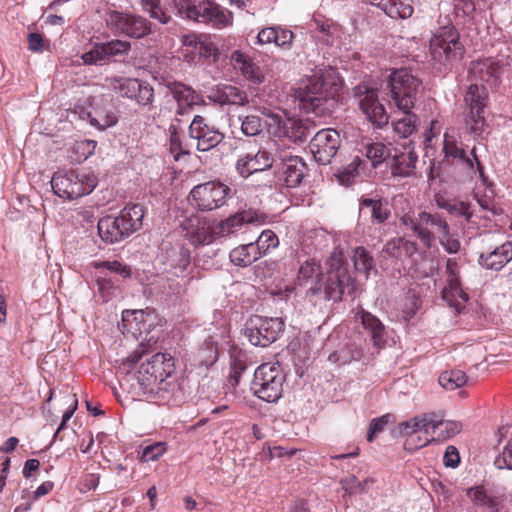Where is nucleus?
I'll return each mask as SVG.
<instances>
[{"label": "nucleus", "instance_id": "f257e3e1", "mask_svg": "<svg viewBox=\"0 0 512 512\" xmlns=\"http://www.w3.org/2000/svg\"><path fill=\"white\" fill-rule=\"evenodd\" d=\"M324 274L315 259L304 261L298 271V285L306 289V296L339 301L351 284V277L344 262L343 252L335 248L326 261Z\"/></svg>", "mask_w": 512, "mask_h": 512}, {"label": "nucleus", "instance_id": "f03ea898", "mask_svg": "<svg viewBox=\"0 0 512 512\" xmlns=\"http://www.w3.org/2000/svg\"><path fill=\"white\" fill-rule=\"evenodd\" d=\"M396 217L399 223L410 235L420 240L425 248H431L436 239L444 250L450 254L460 250V242L450 232L446 219L439 213H429L425 210L414 209L402 196L395 199Z\"/></svg>", "mask_w": 512, "mask_h": 512}, {"label": "nucleus", "instance_id": "7ed1b4c3", "mask_svg": "<svg viewBox=\"0 0 512 512\" xmlns=\"http://www.w3.org/2000/svg\"><path fill=\"white\" fill-rule=\"evenodd\" d=\"M174 369V360L170 354L156 353L143 362L136 372L126 373L120 380V386L134 399L150 401L161 379L174 373Z\"/></svg>", "mask_w": 512, "mask_h": 512}, {"label": "nucleus", "instance_id": "20e7f679", "mask_svg": "<svg viewBox=\"0 0 512 512\" xmlns=\"http://www.w3.org/2000/svg\"><path fill=\"white\" fill-rule=\"evenodd\" d=\"M342 88V79L336 69L328 67L309 77L297 93L300 105L306 111L324 113L334 107Z\"/></svg>", "mask_w": 512, "mask_h": 512}, {"label": "nucleus", "instance_id": "39448f33", "mask_svg": "<svg viewBox=\"0 0 512 512\" xmlns=\"http://www.w3.org/2000/svg\"><path fill=\"white\" fill-rule=\"evenodd\" d=\"M143 217V206L126 205L118 216H106L99 220L98 234L106 243L120 242L141 228Z\"/></svg>", "mask_w": 512, "mask_h": 512}, {"label": "nucleus", "instance_id": "423d86ee", "mask_svg": "<svg viewBox=\"0 0 512 512\" xmlns=\"http://www.w3.org/2000/svg\"><path fill=\"white\" fill-rule=\"evenodd\" d=\"M171 4L176 15L182 19L193 20L218 29L232 23L229 12H225L219 5L208 0H172Z\"/></svg>", "mask_w": 512, "mask_h": 512}, {"label": "nucleus", "instance_id": "0eeeda50", "mask_svg": "<svg viewBox=\"0 0 512 512\" xmlns=\"http://www.w3.org/2000/svg\"><path fill=\"white\" fill-rule=\"evenodd\" d=\"M421 82L408 69L394 70L387 83L391 103L401 112H408L415 105Z\"/></svg>", "mask_w": 512, "mask_h": 512}, {"label": "nucleus", "instance_id": "6e6552de", "mask_svg": "<svg viewBox=\"0 0 512 512\" xmlns=\"http://www.w3.org/2000/svg\"><path fill=\"white\" fill-rule=\"evenodd\" d=\"M97 177L90 172H57L51 180L52 188L59 197L77 199L90 194L97 186Z\"/></svg>", "mask_w": 512, "mask_h": 512}, {"label": "nucleus", "instance_id": "1a4fd4ad", "mask_svg": "<svg viewBox=\"0 0 512 512\" xmlns=\"http://www.w3.org/2000/svg\"><path fill=\"white\" fill-rule=\"evenodd\" d=\"M284 381L278 363H264L255 370L251 389L259 399L274 403L282 396Z\"/></svg>", "mask_w": 512, "mask_h": 512}, {"label": "nucleus", "instance_id": "9d476101", "mask_svg": "<svg viewBox=\"0 0 512 512\" xmlns=\"http://www.w3.org/2000/svg\"><path fill=\"white\" fill-rule=\"evenodd\" d=\"M429 51L435 62L446 64L460 60L464 54V46L453 26H442L434 32Z\"/></svg>", "mask_w": 512, "mask_h": 512}, {"label": "nucleus", "instance_id": "9b49d317", "mask_svg": "<svg viewBox=\"0 0 512 512\" xmlns=\"http://www.w3.org/2000/svg\"><path fill=\"white\" fill-rule=\"evenodd\" d=\"M91 267L98 270L96 284L100 297L104 302L111 300L118 291V278H130L132 275L131 267L114 261H93Z\"/></svg>", "mask_w": 512, "mask_h": 512}, {"label": "nucleus", "instance_id": "f8f14e48", "mask_svg": "<svg viewBox=\"0 0 512 512\" xmlns=\"http://www.w3.org/2000/svg\"><path fill=\"white\" fill-rule=\"evenodd\" d=\"M105 23L114 34L134 39L143 38L151 32V23L146 18L129 12L109 10L105 14Z\"/></svg>", "mask_w": 512, "mask_h": 512}, {"label": "nucleus", "instance_id": "ddd939ff", "mask_svg": "<svg viewBox=\"0 0 512 512\" xmlns=\"http://www.w3.org/2000/svg\"><path fill=\"white\" fill-rule=\"evenodd\" d=\"M109 88L122 97L134 101L141 107H152L155 100L153 87L147 82L136 78L115 76L106 78Z\"/></svg>", "mask_w": 512, "mask_h": 512}, {"label": "nucleus", "instance_id": "4468645a", "mask_svg": "<svg viewBox=\"0 0 512 512\" xmlns=\"http://www.w3.org/2000/svg\"><path fill=\"white\" fill-rule=\"evenodd\" d=\"M283 330L284 322L281 318L253 315L246 324L245 334L252 345L267 347L277 340Z\"/></svg>", "mask_w": 512, "mask_h": 512}, {"label": "nucleus", "instance_id": "2eb2a0df", "mask_svg": "<svg viewBox=\"0 0 512 512\" xmlns=\"http://www.w3.org/2000/svg\"><path fill=\"white\" fill-rule=\"evenodd\" d=\"M231 189L218 181H208L196 185L189 194L197 208L201 211H211L222 207L230 195Z\"/></svg>", "mask_w": 512, "mask_h": 512}, {"label": "nucleus", "instance_id": "dca6fc26", "mask_svg": "<svg viewBox=\"0 0 512 512\" xmlns=\"http://www.w3.org/2000/svg\"><path fill=\"white\" fill-rule=\"evenodd\" d=\"M183 57L189 61H195L196 57L203 58L209 63H216L220 57L218 46L208 34L190 33L182 36Z\"/></svg>", "mask_w": 512, "mask_h": 512}, {"label": "nucleus", "instance_id": "f3484780", "mask_svg": "<svg viewBox=\"0 0 512 512\" xmlns=\"http://www.w3.org/2000/svg\"><path fill=\"white\" fill-rule=\"evenodd\" d=\"M161 380L160 386L155 390V395H153L150 401L158 404L179 406L190 397L191 388L187 379L177 378L172 373Z\"/></svg>", "mask_w": 512, "mask_h": 512}, {"label": "nucleus", "instance_id": "a211bd4d", "mask_svg": "<svg viewBox=\"0 0 512 512\" xmlns=\"http://www.w3.org/2000/svg\"><path fill=\"white\" fill-rule=\"evenodd\" d=\"M261 112L267 118L268 130L272 135L285 137L294 142H303L307 139V130L301 121L283 117L267 108H263Z\"/></svg>", "mask_w": 512, "mask_h": 512}, {"label": "nucleus", "instance_id": "6ab92c4d", "mask_svg": "<svg viewBox=\"0 0 512 512\" xmlns=\"http://www.w3.org/2000/svg\"><path fill=\"white\" fill-rule=\"evenodd\" d=\"M355 96L358 99V105L366 118L378 127L386 125L389 116L384 106L378 101L377 91L366 85L355 87Z\"/></svg>", "mask_w": 512, "mask_h": 512}, {"label": "nucleus", "instance_id": "aec40b11", "mask_svg": "<svg viewBox=\"0 0 512 512\" xmlns=\"http://www.w3.org/2000/svg\"><path fill=\"white\" fill-rule=\"evenodd\" d=\"M341 145L338 131L328 128L318 131L310 141V150L315 160L323 165L329 164Z\"/></svg>", "mask_w": 512, "mask_h": 512}, {"label": "nucleus", "instance_id": "412c9836", "mask_svg": "<svg viewBox=\"0 0 512 512\" xmlns=\"http://www.w3.org/2000/svg\"><path fill=\"white\" fill-rule=\"evenodd\" d=\"M446 282L447 285L442 291L443 299L460 311L468 301V294L462 289L460 268L453 259H448L446 263Z\"/></svg>", "mask_w": 512, "mask_h": 512}, {"label": "nucleus", "instance_id": "4be33fe9", "mask_svg": "<svg viewBox=\"0 0 512 512\" xmlns=\"http://www.w3.org/2000/svg\"><path fill=\"white\" fill-rule=\"evenodd\" d=\"M188 133L191 139L196 140L199 151H209L220 144L224 135L214 126H210L207 120L201 116H194L189 125Z\"/></svg>", "mask_w": 512, "mask_h": 512}, {"label": "nucleus", "instance_id": "5701e85b", "mask_svg": "<svg viewBox=\"0 0 512 512\" xmlns=\"http://www.w3.org/2000/svg\"><path fill=\"white\" fill-rule=\"evenodd\" d=\"M184 236L194 246L211 244L216 238L214 227H210L206 218L191 215L181 223Z\"/></svg>", "mask_w": 512, "mask_h": 512}, {"label": "nucleus", "instance_id": "b1692460", "mask_svg": "<svg viewBox=\"0 0 512 512\" xmlns=\"http://www.w3.org/2000/svg\"><path fill=\"white\" fill-rule=\"evenodd\" d=\"M264 215L253 210H243L220 221L214 226L217 238L228 237L239 231L245 224L262 223Z\"/></svg>", "mask_w": 512, "mask_h": 512}, {"label": "nucleus", "instance_id": "393cba45", "mask_svg": "<svg viewBox=\"0 0 512 512\" xmlns=\"http://www.w3.org/2000/svg\"><path fill=\"white\" fill-rule=\"evenodd\" d=\"M163 85L172 95L177 104L176 116L187 114L190 109L199 103L200 96L190 86L179 81H164Z\"/></svg>", "mask_w": 512, "mask_h": 512}, {"label": "nucleus", "instance_id": "a878e982", "mask_svg": "<svg viewBox=\"0 0 512 512\" xmlns=\"http://www.w3.org/2000/svg\"><path fill=\"white\" fill-rule=\"evenodd\" d=\"M274 158L266 149H259L256 154L247 153L240 157L236 163L237 172L244 178L250 175L270 169Z\"/></svg>", "mask_w": 512, "mask_h": 512}, {"label": "nucleus", "instance_id": "bb28decb", "mask_svg": "<svg viewBox=\"0 0 512 512\" xmlns=\"http://www.w3.org/2000/svg\"><path fill=\"white\" fill-rule=\"evenodd\" d=\"M365 334L370 338L373 346L382 349L387 342L388 331L379 318L371 312L361 309L357 314Z\"/></svg>", "mask_w": 512, "mask_h": 512}, {"label": "nucleus", "instance_id": "cd10ccee", "mask_svg": "<svg viewBox=\"0 0 512 512\" xmlns=\"http://www.w3.org/2000/svg\"><path fill=\"white\" fill-rule=\"evenodd\" d=\"M436 413L429 412L415 416L412 419L399 424V433L401 435H435Z\"/></svg>", "mask_w": 512, "mask_h": 512}, {"label": "nucleus", "instance_id": "c85d7f7f", "mask_svg": "<svg viewBox=\"0 0 512 512\" xmlns=\"http://www.w3.org/2000/svg\"><path fill=\"white\" fill-rule=\"evenodd\" d=\"M306 164L298 156H285L282 158L278 168L287 187H297L303 180L306 173Z\"/></svg>", "mask_w": 512, "mask_h": 512}, {"label": "nucleus", "instance_id": "c756f323", "mask_svg": "<svg viewBox=\"0 0 512 512\" xmlns=\"http://www.w3.org/2000/svg\"><path fill=\"white\" fill-rule=\"evenodd\" d=\"M443 151L446 157H453L455 159H458L470 169H473L475 162L477 165V169L479 170L480 174H482V166L475 154V149H472L471 151V155L473 156V159H471L469 156L466 155V152L462 147V143L458 142V138L454 130H452L451 132L447 131L444 134Z\"/></svg>", "mask_w": 512, "mask_h": 512}, {"label": "nucleus", "instance_id": "7c9ffc66", "mask_svg": "<svg viewBox=\"0 0 512 512\" xmlns=\"http://www.w3.org/2000/svg\"><path fill=\"white\" fill-rule=\"evenodd\" d=\"M512 260V242H505L494 250L481 253L479 264L489 270L499 271Z\"/></svg>", "mask_w": 512, "mask_h": 512}, {"label": "nucleus", "instance_id": "2f4dec72", "mask_svg": "<svg viewBox=\"0 0 512 512\" xmlns=\"http://www.w3.org/2000/svg\"><path fill=\"white\" fill-rule=\"evenodd\" d=\"M231 62L234 68L239 70L251 83L259 85L265 81V74L263 70L241 51L236 50L232 52Z\"/></svg>", "mask_w": 512, "mask_h": 512}, {"label": "nucleus", "instance_id": "473e14b6", "mask_svg": "<svg viewBox=\"0 0 512 512\" xmlns=\"http://www.w3.org/2000/svg\"><path fill=\"white\" fill-rule=\"evenodd\" d=\"M417 154L412 150L395 154L389 163L391 174L394 177H411L415 175Z\"/></svg>", "mask_w": 512, "mask_h": 512}, {"label": "nucleus", "instance_id": "72a5a7b5", "mask_svg": "<svg viewBox=\"0 0 512 512\" xmlns=\"http://www.w3.org/2000/svg\"><path fill=\"white\" fill-rule=\"evenodd\" d=\"M417 251V244L403 237L389 240L381 250L385 258L400 259L403 256L410 257Z\"/></svg>", "mask_w": 512, "mask_h": 512}, {"label": "nucleus", "instance_id": "f704fd0d", "mask_svg": "<svg viewBox=\"0 0 512 512\" xmlns=\"http://www.w3.org/2000/svg\"><path fill=\"white\" fill-rule=\"evenodd\" d=\"M381 8L391 18H409L413 14L411 0H366Z\"/></svg>", "mask_w": 512, "mask_h": 512}, {"label": "nucleus", "instance_id": "c9c22d12", "mask_svg": "<svg viewBox=\"0 0 512 512\" xmlns=\"http://www.w3.org/2000/svg\"><path fill=\"white\" fill-rule=\"evenodd\" d=\"M471 72L475 78L487 83L490 86L497 84L501 74V66L497 61L485 59L473 64Z\"/></svg>", "mask_w": 512, "mask_h": 512}, {"label": "nucleus", "instance_id": "e433bc0d", "mask_svg": "<svg viewBox=\"0 0 512 512\" xmlns=\"http://www.w3.org/2000/svg\"><path fill=\"white\" fill-rule=\"evenodd\" d=\"M467 495L477 507L486 509L489 512H501L502 510L500 498L488 494L481 486L468 489Z\"/></svg>", "mask_w": 512, "mask_h": 512}, {"label": "nucleus", "instance_id": "4c0bfd02", "mask_svg": "<svg viewBox=\"0 0 512 512\" xmlns=\"http://www.w3.org/2000/svg\"><path fill=\"white\" fill-rule=\"evenodd\" d=\"M172 0L164 6L160 0H141V7L144 12L148 13L150 18L157 20L161 24H168L171 21L170 12L176 14Z\"/></svg>", "mask_w": 512, "mask_h": 512}, {"label": "nucleus", "instance_id": "58836bf2", "mask_svg": "<svg viewBox=\"0 0 512 512\" xmlns=\"http://www.w3.org/2000/svg\"><path fill=\"white\" fill-rule=\"evenodd\" d=\"M366 167L364 153L361 150L356 151L351 161L339 172L338 179L342 185L348 186L352 180L360 174Z\"/></svg>", "mask_w": 512, "mask_h": 512}, {"label": "nucleus", "instance_id": "ea45409f", "mask_svg": "<svg viewBox=\"0 0 512 512\" xmlns=\"http://www.w3.org/2000/svg\"><path fill=\"white\" fill-rule=\"evenodd\" d=\"M257 247L253 246V242L240 245L230 252V260L234 265L246 267L261 257V253L257 252Z\"/></svg>", "mask_w": 512, "mask_h": 512}, {"label": "nucleus", "instance_id": "a19ab883", "mask_svg": "<svg viewBox=\"0 0 512 512\" xmlns=\"http://www.w3.org/2000/svg\"><path fill=\"white\" fill-rule=\"evenodd\" d=\"M170 152L173 154L174 160L178 161L181 155L190 154V145L183 140L182 134L175 124H171L168 129Z\"/></svg>", "mask_w": 512, "mask_h": 512}, {"label": "nucleus", "instance_id": "79ce46f5", "mask_svg": "<svg viewBox=\"0 0 512 512\" xmlns=\"http://www.w3.org/2000/svg\"><path fill=\"white\" fill-rule=\"evenodd\" d=\"M468 109H484L487 102V92L484 86L471 84L464 97Z\"/></svg>", "mask_w": 512, "mask_h": 512}, {"label": "nucleus", "instance_id": "37998d69", "mask_svg": "<svg viewBox=\"0 0 512 512\" xmlns=\"http://www.w3.org/2000/svg\"><path fill=\"white\" fill-rule=\"evenodd\" d=\"M467 376L465 372L453 369L444 371L440 374L438 382L439 384L448 391H453L457 388L463 387L467 383Z\"/></svg>", "mask_w": 512, "mask_h": 512}, {"label": "nucleus", "instance_id": "c03bdc74", "mask_svg": "<svg viewBox=\"0 0 512 512\" xmlns=\"http://www.w3.org/2000/svg\"><path fill=\"white\" fill-rule=\"evenodd\" d=\"M129 316H133V320L136 322L137 326L135 329L140 334L148 333L155 319L154 312L150 310L126 311L123 313V321H129Z\"/></svg>", "mask_w": 512, "mask_h": 512}, {"label": "nucleus", "instance_id": "a18cd8bd", "mask_svg": "<svg viewBox=\"0 0 512 512\" xmlns=\"http://www.w3.org/2000/svg\"><path fill=\"white\" fill-rule=\"evenodd\" d=\"M411 110L402 112L403 116L393 121L394 131L403 138L409 137L416 129L417 116Z\"/></svg>", "mask_w": 512, "mask_h": 512}, {"label": "nucleus", "instance_id": "49530a36", "mask_svg": "<svg viewBox=\"0 0 512 512\" xmlns=\"http://www.w3.org/2000/svg\"><path fill=\"white\" fill-rule=\"evenodd\" d=\"M435 434L439 438L448 439L456 436L462 431V423L453 420H443V418L436 413Z\"/></svg>", "mask_w": 512, "mask_h": 512}, {"label": "nucleus", "instance_id": "de8ad7c7", "mask_svg": "<svg viewBox=\"0 0 512 512\" xmlns=\"http://www.w3.org/2000/svg\"><path fill=\"white\" fill-rule=\"evenodd\" d=\"M316 37L325 45H333L335 37L338 35L339 28L337 25L325 21L314 20Z\"/></svg>", "mask_w": 512, "mask_h": 512}, {"label": "nucleus", "instance_id": "09e8293b", "mask_svg": "<svg viewBox=\"0 0 512 512\" xmlns=\"http://www.w3.org/2000/svg\"><path fill=\"white\" fill-rule=\"evenodd\" d=\"M364 149V159L366 161L370 160L373 167H376L389 156V149L380 142L366 144Z\"/></svg>", "mask_w": 512, "mask_h": 512}, {"label": "nucleus", "instance_id": "8fccbe9b", "mask_svg": "<svg viewBox=\"0 0 512 512\" xmlns=\"http://www.w3.org/2000/svg\"><path fill=\"white\" fill-rule=\"evenodd\" d=\"M364 208L371 209L372 220L378 223L385 222L390 216L389 209L380 200L365 198L361 201V210Z\"/></svg>", "mask_w": 512, "mask_h": 512}, {"label": "nucleus", "instance_id": "3c124183", "mask_svg": "<svg viewBox=\"0 0 512 512\" xmlns=\"http://www.w3.org/2000/svg\"><path fill=\"white\" fill-rule=\"evenodd\" d=\"M221 102L224 104L243 106L248 103V96L239 88L232 85H226L221 91Z\"/></svg>", "mask_w": 512, "mask_h": 512}, {"label": "nucleus", "instance_id": "603ef678", "mask_svg": "<svg viewBox=\"0 0 512 512\" xmlns=\"http://www.w3.org/2000/svg\"><path fill=\"white\" fill-rule=\"evenodd\" d=\"M353 261L355 269L358 272L364 273L366 277L369 275V272L374 268L373 257L364 247H357L354 250Z\"/></svg>", "mask_w": 512, "mask_h": 512}, {"label": "nucleus", "instance_id": "864d4df0", "mask_svg": "<svg viewBox=\"0 0 512 512\" xmlns=\"http://www.w3.org/2000/svg\"><path fill=\"white\" fill-rule=\"evenodd\" d=\"M465 125L470 133L480 135L485 124L484 109H468Z\"/></svg>", "mask_w": 512, "mask_h": 512}, {"label": "nucleus", "instance_id": "5fc2aeb1", "mask_svg": "<svg viewBox=\"0 0 512 512\" xmlns=\"http://www.w3.org/2000/svg\"><path fill=\"white\" fill-rule=\"evenodd\" d=\"M241 131L246 136H257L263 130L262 120L257 115L239 116Z\"/></svg>", "mask_w": 512, "mask_h": 512}, {"label": "nucleus", "instance_id": "6e6d98bb", "mask_svg": "<svg viewBox=\"0 0 512 512\" xmlns=\"http://www.w3.org/2000/svg\"><path fill=\"white\" fill-rule=\"evenodd\" d=\"M278 244V237L271 230H264L259 235L256 242H253V246L258 248L257 252H260L261 256L265 255L271 248L277 247Z\"/></svg>", "mask_w": 512, "mask_h": 512}, {"label": "nucleus", "instance_id": "4d7b16f0", "mask_svg": "<svg viewBox=\"0 0 512 512\" xmlns=\"http://www.w3.org/2000/svg\"><path fill=\"white\" fill-rule=\"evenodd\" d=\"M103 46L108 59L116 56H126L131 49L130 42L120 39H113L105 42L103 43Z\"/></svg>", "mask_w": 512, "mask_h": 512}, {"label": "nucleus", "instance_id": "13d9d810", "mask_svg": "<svg viewBox=\"0 0 512 512\" xmlns=\"http://www.w3.org/2000/svg\"><path fill=\"white\" fill-rule=\"evenodd\" d=\"M421 305V300L418 295L412 291H408L404 298L403 304V318L406 321H409L419 310Z\"/></svg>", "mask_w": 512, "mask_h": 512}, {"label": "nucleus", "instance_id": "bf43d9fd", "mask_svg": "<svg viewBox=\"0 0 512 512\" xmlns=\"http://www.w3.org/2000/svg\"><path fill=\"white\" fill-rule=\"evenodd\" d=\"M438 206L447 210L451 214L463 216L467 221H469L473 215L470 204L463 201L454 203H441L438 201Z\"/></svg>", "mask_w": 512, "mask_h": 512}, {"label": "nucleus", "instance_id": "052dcab7", "mask_svg": "<svg viewBox=\"0 0 512 512\" xmlns=\"http://www.w3.org/2000/svg\"><path fill=\"white\" fill-rule=\"evenodd\" d=\"M82 60L85 64L89 65L98 64L102 61L108 60L103 43L95 44L90 51L82 55Z\"/></svg>", "mask_w": 512, "mask_h": 512}, {"label": "nucleus", "instance_id": "680f3d73", "mask_svg": "<svg viewBox=\"0 0 512 512\" xmlns=\"http://www.w3.org/2000/svg\"><path fill=\"white\" fill-rule=\"evenodd\" d=\"M406 437L404 441V449L407 451H415L428 445L434 440V437H428L427 435H404Z\"/></svg>", "mask_w": 512, "mask_h": 512}, {"label": "nucleus", "instance_id": "e2e57ef3", "mask_svg": "<svg viewBox=\"0 0 512 512\" xmlns=\"http://www.w3.org/2000/svg\"><path fill=\"white\" fill-rule=\"evenodd\" d=\"M328 240V235L324 230L315 229L307 232L305 234L303 243L305 246L309 247L310 245L314 246L315 249L320 248L324 242Z\"/></svg>", "mask_w": 512, "mask_h": 512}, {"label": "nucleus", "instance_id": "0e129e2a", "mask_svg": "<svg viewBox=\"0 0 512 512\" xmlns=\"http://www.w3.org/2000/svg\"><path fill=\"white\" fill-rule=\"evenodd\" d=\"M294 39V33L281 26H276L275 44L282 49H290Z\"/></svg>", "mask_w": 512, "mask_h": 512}, {"label": "nucleus", "instance_id": "69168bd1", "mask_svg": "<svg viewBox=\"0 0 512 512\" xmlns=\"http://www.w3.org/2000/svg\"><path fill=\"white\" fill-rule=\"evenodd\" d=\"M494 464L498 469L512 470V437L509 439L502 453L496 457Z\"/></svg>", "mask_w": 512, "mask_h": 512}, {"label": "nucleus", "instance_id": "338daca9", "mask_svg": "<svg viewBox=\"0 0 512 512\" xmlns=\"http://www.w3.org/2000/svg\"><path fill=\"white\" fill-rule=\"evenodd\" d=\"M164 452L165 447L163 443L148 445L143 449L140 459L143 462L156 461L164 454Z\"/></svg>", "mask_w": 512, "mask_h": 512}, {"label": "nucleus", "instance_id": "774afa93", "mask_svg": "<svg viewBox=\"0 0 512 512\" xmlns=\"http://www.w3.org/2000/svg\"><path fill=\"white\" fill-rule=\"evenodd\" d=\"M90 122L98 129L105 130L106 128L111 127L117 123V117L114 113H108L105 115L98 114L97 116L92 117Z\"/></svg>", "mask_w": 512, "mask_h": 512}]
</instances>
